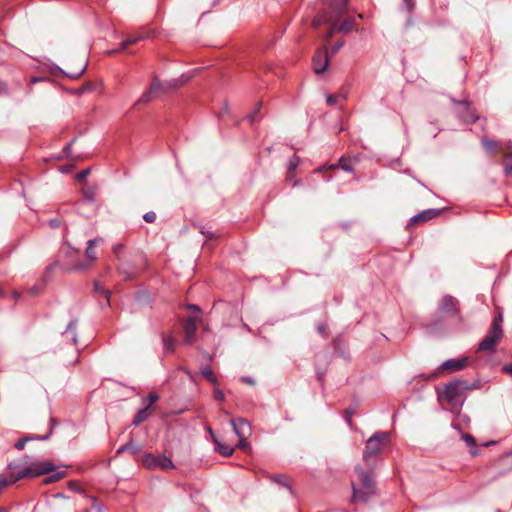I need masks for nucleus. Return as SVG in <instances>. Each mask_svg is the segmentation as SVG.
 I'll use <instances>...</instances> for the list:
<instances>
[{
  "label": "nucleus",
  "instance_id": "nucleus-4",
  "mask_svg": "<svg viewBox=\"0 0 512 512\" xmlns=\"http://www.w3.org/2000/svg\"><path fill=\"white\" fill-rule=\"evenodd\" d=\"M53 471H55V466L52 463L48 461H35L14 476L12 482L23 478L32 479Z\"/></svg>",
  "mask_w": 512,
  "mask_h": 512
},
{
  "label": "nucleus",
  "instance_id": "nucleus-22",
  "mask_svg": "<svg viewBox=\"0 0 512 512\" xmlns=\"http://www.w3.org/2000/svg\"><path fill=\"white\" fill-rule=\"evenodd\" d=\"M504 169L507 175L512 174V155L509 154L504 159Z\"/></svg>",
  "mask_w": 512,
  "mask_h": 512
},
{
  "label": "nucleus",
  "instance_id": "nucleus-12",
  "mask_svg": "<svg viewBox=\"0 0 512 512\" xmlns=\"http://www.w3.org/2000/svg\"><path fill=\"white\" fill-rule=\"evenodd\" d=\"M466 366V358H462L459 360H447L442 363L441 369L442 370H449V371H459L463 369Z\"/></svg>",
  "mask_w": 512,
  "mask_h": 512
},
{
  "label": "nucleus",
  "instance_id": "nucleus-16",
  "mask_svg": "<svg viewBox=\"0 0 512 512\" xmlns=\"http://www.w3.org/2000/svg\"><path fill=\"white\" fill-rule=\"evenodd\" d=\"M65 476H66V472L65 471H57V472L53 473L52 475L46 477L44 479V483L45 484H50V483H53V482H57V481L63 479Z\"/></svg>",
  "mask_w": 512,
  "mask_h": 512
},
{
  "label": "nucleus",
  "instance_id": "nucleus-10",
  "mask_svg": "<svg viewBox=\"0 0 512 512\" xmlns=\"http://www.w3.org/2000/svg\"><path fill=\"white\" fill-rule=\"evenodd\" d=\"M440 214V210L428 209L413 216L410 220L411 224H421L427 222Z\"/></svg>",
  "mask_w": 512,
  "mask_h": 512
},
{
  "label": "nucleus",
  "instance_id": "nucleus-33",
  "mask_svg": "<svg viewBox=\"0 0 512 512\" xmlns=\"http://www.w3.org/2000/svg\"><path fill=\"white\" fill-rule=\"evenodd\" d=\"M326 101L329 105H334L336 103V96L334 95H327Z\"/></svg>",
  "mask_w": 512,
  "mask_h": 512
},
{
  "label": "nucleus",
  "instance_id": "nucleus-24",
  "mask_svg": "<svg viewBox=\"0 0 512 512\" xmlns=\"http://www.w3.org/2000/svg\"><path fill=\"white\" fill-rule=\"evenodd\" d=\"M299 158L297 157H294L293 159L290 160V163H289V177H292V173L295 171V169L297 168V166L299 165Z\"/></svg>",
  "mask_w": 512,
  "mask_h": 512
},
{
  "label": "nucleus",
  "instance_id": "nucleus-14",
  "mask_svg": "<svg viewBox=\"0 0 512 512\" xmlns=\"http://www.w3.org/2000/svg\"><path fill=\"white\" fill-rule=\"evenodd\" d=\"M101 241H102L101 239H95V240H90L88 242V246L86 248L85 255H86L87 259H89L90 262H93L94 260H96V258H97L96 245Z\"/></svg>",
  "mask_w": 512,
  "mask_h": 512
},
{
  "label": "nucleus",
  "instance_id": "nucleus-6",
  "mask_svg": "<svg viewBox=\"0 0 512 512\" xmlns=\"http://www.w3.org/2000/svg\"><path fill=\"white\" fill-rule=\"evenodd\" d=\"M231 425L233 427L235 434L239 438L238 447L241 449H246L248 447V442L246 441V438H248L251 435V427L249 423L245 419L239 418L236 420H232Z\"/></svg>",
  "mask_w": 512,
  "mask_h": 512
},
{
  "label": "nucleus",
  "instance_id": "nucleus-43",
  "mask_svg": "<svg viewBox=\"0 0 512 512\" xmlns=\"http://www.w3.org/2000/svg\"><path fill=\"white\" fill-rule=\"evenodd\" d=\"M114 251H120V248L114 247Z\"/></svg>",
  "mask_w": 512,
  "mask_h": 512
},
{
  "label": "nucleus",
  "instance_id": "nucleus-29",
  "mask_svg": "<svg viewBox=\"0 0 512 512\" xmlns=\"http://www.w3.org/2000/svg\"><path fill=\"white\" fill-rule=\"evenodd\" d=\"M143 218L146 222L152 223L154 222L156 215L154 212H148L143 216Z\"/></svg>",
  "mask_w": 512,
  "mask_h": 512
},
{
  "label": "nucleus",
  "instance_id": "nucleus-37",
  "mask_svg": "<svg viewBox=\"0 0 512 512\" xmlns=\"http://www.w3.org/2000/svg\"><path fill=\"white\" fill-rule=\"evenodd\" d=\"M189 78H190L189 76H182V77L180 78V80H179V84H178V85H179V86H180V85H183L184 83H186V82L189 80Z\"/></svg>",
  "mask_w": 512,
  "mask_h": 512
},
{
  "label": "nucleus",
  "instance_id": "nucleus-31",
  "mask_svg": "<svg viewBox=\"0 0 512 512\" xmlns=\"http://www.w3.org/2000/svg\"><path fill=\"white\" fill-rule=\"evenodd\" d=\"M214 396L219 401H224L225 400V396H224L223 392L220 389H218V388L215 389Z\"/></svg>",
  "mask_w": 512,
  "mask_h": 512
},
{
  "label": "nucleus",
  "instance_id": "nucleus-32",
  "mask_svg": "<svg viewBox=\"0 0 512 512\" xmlns=\"http://www.w3.org/2000/svg\"><path fill=\"white\" fill-rule=\"evenodd\" d=\"M502 321H503V318H502V315L499 314L497 317H495V319L493 320L492 322V325H496L498 326L499 329H502Z\"/></svg>",
  "mask_w": 512,
  "mask_h": 512
},
{
  "label": "nucleus",
  "instance_id": "nucleus-13",
  "mask_svg": "<svg viewBox=\"0 0 512 512\" xmlns=\"http://www.w3.org/2000/svg\"><path fill=\"white\" fill-rule=\"evenodd\" d=\"M209 432L211 434L212 437H214L213 435V431L211 429H209ZM215 444H216V449L217 451L222 454L223 456H231L234 452V448L229 446V445H226V444H223L221 442H219L218 440H216L215 438H213Z\"/></svg>",
  "mask_w": 512,
  "mask_h": 512
},
{
  "label": "nucleus",
  "instance_id": "nucleus-35",
  "mask_svg": "<svg viewBox=\"0 0 512 512\" xmlns=\"http://www.w3.org/2000/svg\"><path fill=\"white\" fill-rule=\"evenodd\" d=\"M68 487L72 491H79V487L76 482H69Z\"/></svg>",
  "mask_w": 512,
  "mask_h": 512
},
{
  "label": "nucleus",
  "instance_id": "nucleus-18",
  "mask_svg": "<svg viewBox=\"0 0 512 512\" xmlns=\"http://www.w3.org/2000/svg\"><path fill=\"white\" fill-rule=\"evenodd\" d=\"M157 467L162 469H170L173 467V463L166 456H159V460L157 461Z\"/></svg>",
  "mask_w": 512,
  "mask_h": 512
},
{
  "label": "nucleus",
  "instance_id": "nucleus-28",
  "mask_svg": "<svg viewBox=\"0 0 512 512\" xmlns=\"http://www.w3.org/2000/svg\"><path fill=\"white\" fill-rule=\"evenodd\" d=\"M164 346H165L166 350L173 351V349H174V342H173V340L171 338L165 339L164 340Z\"/></svg>",
  "mask_w": 512,
  "mask_h": 512
},
{
  "label": "nucleus",
  "instance_id": "nucleus-9",
  "mask_svg": "<svg viewBox=\"0 0 512 512\" xmlns=\"http://www.w3.org/2000/svg\"><path fill=\"white\" fill-rule=\"evenodd\" d=\"M199 317L197 315L189 317L184 324V333H185V341L186 343H191L194 339L196 330H197V322Z\"/></svg>",
  "mask_w": 512,
  "mask_h": 512
},
{
  "label": "nucleus",
  "instance_id": "nucleus-20",
  "mask_svg": "<svg viewBox=\"0 0 512 512\" xmlns=\"http://www.w3.org/2000/svg\"><path fill=\"white\" fill-rule=\"evenodd\" d=\"M148 407H145L144 409L140 410L136 417L133 420L134 425H138L142 421H144L148 417Z\"/></svg>",
  "mask_w": 512,
  "mask_h": 512
},
{
  "label": "nucleus",
  "instance_id": "nucleus-44",
  "mask_svg": "<svg viewBox=\"0 0 512 512\" xmlns=\"http://www.w3.org/2000/svg\"><path fill=\"white\" fill-rule=\"evenodd\" d=\"M247 382H248L249 384H253V381H252V380H250V379H249V380H247Z\"/></svg>",
  "mask_w": 512,
  "mask_h": 512
},
{
  "label": "nucleus",
  "instance_id": "nucleus-15",
  "mask_svg": "<svg viewBox=\"0 0 512 512\" xmlns=\"http://www.w3.org/2000/svg\"><path fill=\"white\" fill-rule=\"evenodd\" d=\"M456 307V300L451 296H446L443 298L442 301V310L444 312H450L453 311Z\"/></svg>",
  "mask_w": 512,
  "mask_h": 512
},
{
  "label": "nucleus",
  "instance_id": "nucleus-7",
  "mask_svg": "<svg viewBox=\"0 0 512 512\" xmlns=\"http://www.w3.org/2000/svg\"><path fill=\"white\" fill-rule=\"evenodd\" d=\"M503 336V330L499 329L497 324L491 325L489 334L483 339L479 345V350L494 351L496 345Z\"/></svg>",
  "mask_w": 512,
  "mask_h": 512
},
{
  "label": "nucleus",
  "instance_id": "nucleus-8",
  "mask_svg": "<svg viewBox=\"0 0 512 512\" xmlns=\"http://www.w3.org/2000/svg\"><path fill=\"white\" fill-rule=\"evenodd\" d=\"M329 65V55L328 51L324 49H320L316 52L313 57V70L316 74H321L326 71Z\"/></svg>",
  "mask_w": 512,
  "mask_h": 512
},
{
  "label": "nucleus",
  "instance_id": "nucleus-36",
  "mask_svg": "<svg viewBox=\"0 0 512 512\" xmlns=\"http://www.w3.org/2000/svg\"><path fill=\"white\" fill-rule=\"evenodd\" d=\"M503 371L512 376V365H506L503 367Z\"/></svg>",
  "mask_w": 512,
  "mask_h": 512
},
{
  "label": "nucleus",
  "instance_id": "nucleus-1",
  "mask_svg": "<svg viewBox=\"0 0 512 512\" xmlns=\"http://www.w3.org/2000/svg\"><path fill=\"white\" fill-rule=\"evenodd\" d=\"M348 0H335L329 11L320 14L313 22L314 27L322 23H329L330 29L327 38H331L335 32H350L353 29V19H346L341 25H337L338 20L344 14Z\"/></svg>",
  "mask_w": 512,
  "mask_h": 512
},
{
  "label": "nucleus",
  "instance_id": "nucleus-5",
  "mask_svg": "<svg viewBox=\"0 0 512 512\" xmlns=\"http://www.w3.org/2000/svg\"><path fill=\"white\" fill-rule=\"evenodd\" d=\"M466 389V383L461 381L452 382L444 387L443 391L439 395V399L453 405L458 401L461 393Z\"/></svg>",
  "mask_w": 512,
  "mask_h": 512
},
{
  "label": "nucleus",
  "instance_id": "nucleus-30",
  "mask_svg": "<svg viewBox=\"0 0 512 512\" xmlns=\"http://www.w3.org/2000/svg\"><path fill=\"white\" fill-rule=\"evenodd\" d=\"M463 439L467 443L468 446L472 447V446L475 445L474 438L471 435L466 434V435L463 436Z\"/></svg>",
  "mask_w": 512,
  "mask_h": 512
},
{
  "label": "nucleus",
  "instance_id": "nucleus-2",
  "mask_svg": "<svg viewBox=\"0 0 512 512\" xmlns=\"http://www.w3.org/2000/svg\"><path fill=\"white\" fill-rule=\"evenodd\" d=\"M388 440L389 433L387 432H376L367 440L363 452V460L368 467L375 463Z\"/></svg>",
  "mask_w": 512,
  "mask_h": 512
},
{
  "label": "nucleus",
  "instance_id": "nucleus-41",
  "mask_svg": "<svg viewBox=\"0 0 512 512\" xmlns=\"http://www.w3.org/2000/svg\"><path fill=\"white\" fill-rule=\"evenodd\" d=\"M189 308L194 309V310H197V307H196V306H194V305H190V306H189Z\"/></svg>",
  "mask_w": 512,
  "mask_h": 512
},
{
  "label": "nucleus",
  "instance_id": "nucleus-38",
  "mask_svg": "<svg viewBox=\"0 0 512 512\" xmlns=\"http://www.w3.org/2000/svg\"><path fill=\"white\" fill-rule=\"evenodd\" d=\"M129 448H130V445H129V444H127V445L122 446L121 448H119L117 452H118V453H121V452H123V451L128 450Z\"/></svg>",
  "mask_w": 512,
  "mask_h": 512
},
{
  "label": "nucleus",
  "instance_id": "nucleus-34",
  "mask_svg": "<svg viewBox=\"0 0 512 512\" xmlns=\"http://www.w3.org/2000/svg\"><path fill=\"white\" fill-rule=\"evenodd\" d=\"M88 173H89V170H83V171H81V172L76 176L77 180H83V179H85V178L87 177Z\"/></svg>",
  "mask_w": 512,
  "mask_h": 512
},
{
  "label": "nucleus",
  "instance_id": "nucleus-40",
  "mask_svg": "<svg viewBox=\"0 0 512 512\" xmlns=\"http://www.w3.org/2000/svg\"><path fill=\"white\" fill-rule=\"evenodd\" d=\"M342 168H343L344 170H346V171H350V170H351L350 166L345 165V164H343V165H342Z\"/></svg>",
  "mask_w": 512,
  "mask_h": 512
},
{
  "label": "nucleus",
  "instance_id": "nucleus-25",
  "mask_svg": "<svg viewBox=\"0 0 512 512\" xmlns=\"http://www.w3.org/2000/svg\"><path fill=\"white\" fill-rule=\"evenodd\" d=\"M12 479L13 477H11L10 479H8L6 476H3V475H0V492L5 489L9 484H12Z\"/></svg>",
  "mask_w": 512,
  "mask_h": 512
},
{
  "label": "nucleus",
  "instance_id": "nucleus-21",
  "mask_svg": "<svg viewBox=\"0 0 512 512\" xmlns=\"http://www.w3.org/2000/svg\"><path fill=\"white\" fill-rule=\"evenodd\" d=\"M482 144L484 146V148L488 151V152H494L497 147H498V144L497 142L493 141V140H489L487 138H484L482 140Z\"/></svg>",
  "mask_w": 512,
  "mask_h": 512
},
{
  "label": "nucleus",
  "instance_id": "nucleus-11",
  "mask_svg": "<svg viewBox=\"0 0 512 512\" xmlns=\"http://www.w3.org/2000/svg\"><path fill=\"white\" fill-rule=\"evenodd\" d=\"M161 89L162 87L160 81L157 78H154L151 82L148 91L142 95L141 101H150L154 96H156L161 91Z\"/></svg>",
  "mask_w": 512,
  "mask_h": 512
},
{
  "label": "nucleus",
  "instance_id": "nucleus-26",
  "mask_svg": "<svg viewBox=\"0 0 512 512\" xmlns=\"http://www.w3.org/2000/svg\"><path fill=\"white\" fill-rule=\"evenodd\" d=\"M158 400V395L156 393H150L148 398L145 400V402H147V405L146 407H148V409L150 408V406L156 402Z\"/></svg>",
  "mask_w": 512,
  "mask_h": 512
},
{
  "label": "nucleus",
  "instance_id": "nucleus-3",
  "mask_svg": "<svg viewBox=\"0 0 512 512\" xmlns=\"http://www.w3.org/2000/svg\"><path fill=\"white\" fill-rule=\"evenodd\" d=\"M359 476V483H352L353 488V501H366L371 495L374 494V484L372 477L369 473L357 469Z\"/></svg>",
  "mask_w": 512,
  "mask_h": 512
},
{
  "label": "nucleus",
  "instance_id": "nucleus-17",
  "mask_svg": "<svg viewBox=\"0 0 512 512\" xmlns=\"http://www.w3.org/2000/svg\"><path fill=\"white\" fill-rule=\"evenodd\" d=\"M159 460V456L147 455L143 459V464L147 468H157V461Z\"/></svg>",
  "mask_w": 512,
  "mask_h": 512
},
{
  "label": "nucleus",
  "instance_id": "nucleus-19",
  "mask_svg": "<svg viewBox=\"0 0 512 512\" xmlns=\"http://www.w3.org/2000/svg\"><path fill=\"white\" fill-rule=\"evenodd\" d=\"M201 374L211 383L215 384L217 382L216 377L213 374V371L210 367H204L201 369Z\"/></svg>",
  "mask_w": 512,
  "mask_h": 512
},
{
  "label": "nucleus",
  "instance_id": "nucleus-23",
  "mask_svg": "<svg viewBox=\"0 0 512 512\" xmlns=\"http://www.w3.org/2000/svg\"><path fill=\"white\" fill-rule=\"evenodd\" d=\"M141 39H142L141 37H130V38L126 39V40L122 43V45H121V47H120L119 51H123L127 46L132 45V44H134V43L138 42V41H139V40H141Z\"/></svg>",
  "mask_w": 512,
  "mask_h": 512
},
{
  "label": "nucleus",
  "instance_id": "nucleus-27",
  "mask_svg": "<svg viewBox=\"0 0 512 512\" xmlns=\"http://www.w3.org/2000/svg\"><path fill=\"white\" fill-rule=\"evenodd\" d=\"M30 441V438H22L20 440H18L16 443H15V448L17 450H22L24 449L26 443Z\"/></svg>",
  "mask_w": 512,
  "mask_h": 512
},
{
  "label": "nucleus",
  "instance_id": "nucleus-42",
  "mask_svg": "<svg viewBox=\"0 0 512 512\" xmlns=\"http://www.w3.org/2000/svg\"><path fill=\"white\" fill-rule=\"evenodd\" d=\"M114 251H120V248L114 247Z\"/></svg>",
  "mask_w": 512,
  "mask_h": 512
},
{
  "label": "nucleus",
  "instance_id": "nucleus-39",
  "mask_svg": "<svg viewBox=\"0 0 512 512\" xmlns=\"http://www.w3.org/2000/svg\"><path fill=\"white\" fill-rule=\"evenodd\" d=\"M343 45V43H339L337 44L334 49H333V53H335L341 46Z\"/></svg>",
  "mask_w": 512,
  "mask_h": 512
}]
</instances>
